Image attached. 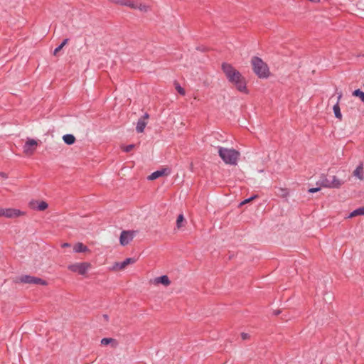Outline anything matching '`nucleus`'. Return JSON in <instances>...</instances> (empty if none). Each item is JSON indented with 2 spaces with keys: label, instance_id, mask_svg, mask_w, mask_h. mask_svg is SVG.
Returning a JSON list of instances; mask_svg holds the SVG:
<instances>
[{
  "label": "nucleus",
  "instance_id": "nucleus-1",
  "mask_svg": "<svg viewBox=\"0 0 364 364\" xmlns=\"http://www.w3.org/2000/svg\"><path fill=\"white\" fill-rule=\"evenodd\" d=\"M222 69L229 82L232 83L238 91L247 93L245 79L238 70L226 63H223Z\"/></svg>",
  "mask_w": 364,
  "mask_h": 364
},
{
  "label": "nucleus",
  "instance_id": "nucleus-2",
  "mask_svg": "<svg viewBox=\"0 0 364 364\" xmlns=\"http://www.w3.org/2000/svg\"><path fill=\"white\" fill-rule=\"evenodd\" d=\"M218 154L220 157L226 164L237 165L240 156L239 151L233 149L219 147Z\"/></svg>",
  "mask_w": 364,
  "mask_h": 364
},
{
  "label": "nucleus",
  "instance_id": "nucleus-3",
  "mask_svg": "<svg viewBox=\"0 0 364 364\" xmlns=\"http://www.w3.org/2000/svg\"><path fill=\"white\" fill-rule=\"evenodd\" d=\"M252 69L259 78H267L269 76L268 65L258 57H253L251 60Z\"/></svg>",
  "mask_w": 364,
  "mask_h": 364
},
{
  "label": "nucleus",
  "instance_id": "nucleus-4",
  "mask_svg": "<svg viewBox=\"0 0 364 364\" xmlns=\"http://www.w3.org/2000/svg\"><path fill=\"white\" fill-rule=\"evenodd\" d=\"M92 264L87 262H76L70 265V270L82 276H86Z\"/></svg>",
  "mask_w": 364,
  "mask_h": 364
},
{
  "label": "nucleus",
  "instance_id": "nucleus-5",
  "mask_svg": "<svg viewBox=\"0 0 364 364\" xmlns=\"http://www.w3.org/2000/svg\"><path fill=\"white\" fill-rule=\"evenodd\" d=\"M39 141L31 138H27L24 145L23 146V153L28 156H32L36 151Z\"/></svg>",
  "mask_w": 364,
  "mask_h": 364
},
{
  "label": "nucleus",
  "instance_id": "nucleus-6",
  "mask_svg": "<svg viewBox=\"0 0 364 364\" xmlns=\"http://www.w3.org/2000/svg\"><path fill=\"white\" fill-rule=\"evenodd\" d=\"M18 282L24 284H36V285H46L47 282L39 278L30 275H22L18 278Z\"/></svg>",
  "mask_w": 364,
  "mask_h": 364
},
{
  "label": "nucleus",
  "instance_id": "nucleus-7",
  "mask_svg": "<svg viewBox=\"0 0 364 364\" xmlns=\"http://www.w3.org/2000/svg\"><path fill=\"white\" fill-rule=\"evenodd\" d=\"M23 215V213L18 209L14 208H0V217L7 218H18Z\"/></svg>",
  "mask_w": 364,
  "mask_h": 364
},
{
  "label": "nucleus",
  "instance_id": "nucleus-8",
  "mask_svg": "<svg viewBox=\"0 0 364 364\" xmlns=\"http://www.w3.org/2000/svg\"><path fill=\"white\" fill-rule=\"evenodd\" d=\"M136 231L134 230H124L121 232L119 237L120 245L125 246L128 245L135 236Z\"/></svg>",
  "mask_w": 364,
  "mask_h": 364
},
{
  "label": "nucleus",
  "instance_id": "nucleus-9",
  "mask_svg": "<svg viewBox=\"0 0 364 364\" xmlns=\"http://www.w3.org/2000/svg\"><path fill=\"white\" fill-rule=\"evenodd\" d=\"M149 283L154 286L162 284L164 287H168L171 284V281L167 275H163L161 277H155L149 280Z\"/></svg>",
  "mask_w": 364,
  "mask_h": 364
},
{
  "label": "nucleus",
  "instance_id": "nucleus-10",
  "mask_svg": "<svg viewBox=\"0 0 364 364\" xmlns=\"http://www.w3.org/2000/svg\"><path fill=\"white\" fill-rule=\"evenodd\" d=\"M149 118V114L145 113L141 118L139 119L136 127V130L138 133H142L144 132L147 124V120Z\"/></svg>",
  "mask_w": 364,
  "mask_h": 364
},
{
  "label": "nucleus",
  "instance_id": "nucleus-11",
  "mask_svg": "<svg viewBox=\"0 0 364 364\" xmlns=\"http://www.w3.org/2000/svg\"><path fill=\"white\" fill-rule=\"evenodd\" d=\"M134 262L135 259L134 258H127L122 262H115L112 268V270L124 269L128 264H133Z\"/></svg>",
  "mask_w": 364,
  "mask_h": 364
},
{
  "label": "nucleus",
  "instance_id": "nucleus-12",
  "mask_svg": "<svg viewBox=\"0 0 364 364\" xmlns=\"http://www.w3.org/2000/svg\"><path fill=\"white\" fill-rule=\"evenodd\" d=\"M73 251L75 253H90V250L82 242H76L73 245Z\"/></svg>",
  "mask_w": 364,
  "mask_h": 364
},
{
  "label": "nucleus",
  "instance_id": "nucleus-13",
  "mask_svg": "<svg viewBox=\"0 0 364 364\" xmlns=\"http://www.w3.org/2000/svg\"><path fill=\"white\" fill-rule=\"evenodd\" d=\"M353 176L360 181H364V166L363 162H360L353 172Z\"/></svg>",
  "mask_w": 364,
  "mask_h": 364
},
{
  "label": "nucleus",
  "instance_id": "nucleus-14",
  "mask_svg": "<svg viewBox=\"0 0 364 364\" xmlns=\"http://www.w3.org/2000/svg\"><path fill=\"white\" fill-rule=\"evenodd\" d=\"M110 1L118 5L128 6L134 9H136L137 7V4L132 0H110Z\"/></svg>",
  "mask_w": 364,
  "mask_h": 364
},
{
  "label": "nucleus",
  "instance_id": "nucleus-15",
  "mask_svg": "<svg viewBox=\"0 0 364 364\" xmlns=\"http://www.w3.org/2000/svg\"><path fill=\"white\" fill-rule=\"evenodd\" d=\"M342 97V93H339L337 99L336 103L333 105V110L335 114V117L339 120L342 119V114L341 112V109L339 107V102Z\"/></svg>",
  "mask_w": 364,
  "mask_h": 364
},
{
  "label": "nucleus",
  "instance_id": "nucleus-16",
  "mask_svg": "<svg viewBox=\"0 0 364 364\" xmlns=\"http://www.w3.org/2000/svg\"><path fill=\"white\" fill-rule=\"evenodd\" d=\"M31 206L33 209H35V210H39V211H43V210H45L48 205L46 202L45 201H33V202H31Z\"/></svg>",
  "mask_w": 364,
  "mask_h": 364
},
{
  "label": "nucleus",
  "instance_id": "nucleus-17",
  "mask_svg": "<svg viewBox=\"0 0 364 364\" xmlns=\"http://www.w3.org/2000/svg\"><path fill=\"white\" fill-rule=\"evenodd\" d=\"M317 184L320 185L322 187L332 188L331 182H330V178H328L326 176L322 175L317 182Z\"/></svg>",
  "mask_w": 364,
  "mask_h": 364
},
{
  "label": "nucleus",
  "instance_id": "nucleus-18",
  "mask_svg": "<svg viewBox=\"0 0 364 364\" xmlns=\"http://www.w3.org/2000/svg\"><path fill=\"white\" fill-rule=\"evenodd\" d=\"M330 182H331L332 188H338L343 184V181L336 176L331 177Z\"/></svg>",
  "mask_w": 364,
  "mask_h": 364
},
{
  "label": "nucleus",
  "instance_id": "nucleus-19",
  "mask_svg": "<svg viewBox=\"0 0 364 364\" xmlns=\"http://www.w3.org/2000/svg\"><path fill=\"white\" fill-rule=\"evenodd\" d=\"M166 169L159 170L153 172L150 176H148L149 180H155L162 176L166 175Z\"/></svg>",
  "mask_w": 364,
  "mask_h": 364
},
{
  "label": "nucleus",
  "instance_id": "nucleus-20",
  "mask_svg": "<svg viewBox=\"0 0 364 364\" xmlns=\"http://www.w3.org/2000/svg\"><path fill=\"white\" fill-rule=\"evenodd\" d=\"M101 344L104 346L112 344V347L115 348L117 346L118 343L112 338H104L101 340Z\"/></svg>",
  "mask_w": 364,
  "mask_h": 364
},
{
  "label": "nucleus",
  "instance_id": "nucleus-21",
  "mask_svg": "<svg viewBox=\"0 0 364 364\" xmlns=\"http://www.w3.org/2000/svg\"><path fill=\"white\" fill-rule=\"evenodd\" d=\"M358 215H364V206L360 207L350 213L347 218H351Z\"/></svg>",
  "mask_w": 364,
  "mask_h": 364
},
{
  "label": "nucleus",
  "instance_id": "nucleus-22",
  "mask_svg": "<svg viewBox=\"0 0 364 364\" xmlns=\"http://www.w3.org/2000/svg\"><path fill=\"white\" fill-rule=\"evenodd\" d=\"M68 42V38H65L62 43L57 47L53 51L54 55H58L60 50L67 44Z\"/></svg>",
  "mask_w": 364,
  "mask_h": 364
},
{
  "label": "nucleus",
  "instance_id": "nucleus-23",
  "mask_svg": "<svg viewBox=\"0 0 364 364\" xmlns=\"http://www.w3.org/2000/svg\"><path fill=\"white\" fill-rule=\"evenodd\" d=\"M185 222V218L183 214H180L176 220V228L180 229L183 226V223Z\"/></svg>",
  "mask_w": 364,
  "mask_h": 364
},
{
  "label": "nucleus",
  "instance_id": "nucleus-24",
  "mask_svg": "<svg viewBox=\"0 0 364 364\" xmlns=\"http://www.w3.org/2000/svg\"><path fill=\"white\" fill-rule=\"evenodd\" d=\"M136 9L142 12H147L151 9L149 6L142 4H140L139 5L137 4Z\"/></svg>",
  "mask_w": 364,
  "mask_h": 364
},
{
  "label": "nucleus",
  "instance_id": "nucleus-25",
  "mask_svg": "<svg viewBox=\"0 0 364 364\" xmlns=\"http://www.w3.org/2000/svg\"><path fill=\"white\" fill-rule=\"evenodd\" d=\"M176 90L181 95L186 94L185 90L178 83H176Z\"/></svg>",
  "mask_w": 364,
  "mask_h": 364
},
{
  "label": "nucleus",
  "instance_id": "nucleus-26",
  "mask_svg": "<svg viewBox=\"0 0 364 364\" xmlns=\"http://www.w3.org/2000/svg\"><path fill=\"white\" fill-rule=\"evenodd\" d=\"M134 144H129L128 146H124L122 149H123L124 151L129 152L134 149Z\"/></svg>",
  "mask_w": 364,
  "mask_h": 364
},
{
  "label": "nucleus",
  "instance_id": "nucleus-27",
  "mask_svg": "<svg viewBox=\"0 0 364 364\" xmlns=\"http://www.w3.org/2000/svg\"><path fill=\"white\" fill-rule=\"evenodd\" d=\"M257 197V196H252L248 199H246L244 201H242L240 205H244V204H246L247 203H249L250 201H251L252 200H253L254 198H255Z\"/></svg>",
  "mask_w": 364,
  "mask_h": 364
},
{
  "label": "nucleus",
  "instance_id": "nucleus-28",
  "mask_svg": "<svg viewBox=\"0 0 364 364\" xmlns=\"http://www.w3.org/2000/svg\"><path fill=\"white\" fill-rule=\"evenodd\" d=\"M241 337H242V340H246V339H248L250 338V336H249L248 333H241Z\"/></svg>",
  "mask_w": 364,
  "mask_h": 364
},
{
  "label": "nucleus",
  "instance_id": "nucleus-29",
  "mask_svg": "<svg viewBox=\"0 0 364 364\" xmlns=\"http://www.w3.org/2000/svg\"><path fill=\"white\" fill-rule=\"evenodd\" d=\"M320 190V188H311L309 189V193H316L318 192Z\"/></svg>",
  "mask_w": 364,
  "mask_h": 364
},
{
  "label": "nucleus",
  "instance_id": "nucleus-30",
  "mask_svg": "<svg viewBox=\"0 0 364 364\" xmlns=\"http://www.w3.org/2000/svg\"><path fill=\"white\" fill-rule=\"evenodd\" d=\"M63 139L64 142H65L66 144H68V134H65V135L63 136Z\"/></svg>",
  "mask_w": 364,
  "mask_h": 364
},
{
  "label": "nucleus",
  "instance_id": "nucleus-31",
  "mask_svg": "<svg viewBox=\"0 0 364 364\" xmlns=\"http://www.w3.org/2000/svg\"><path fill=\"white\" fill-rule=\"evenodd\" d=\"M75 141V138L73 135L70 134V145L73 144Z\"/></svg>",
  "mask_w": 364,
  "mask_h": 364
},
{
  "label": "nucleus",
  "instance_id": "nucleus-32",
  "mask_svg": "<svg viewBox=\"0 0 364 364\" xmlns=\"http://www.w3.org/2000/svg\"><path fill=\"white\" fill-rule=\"evenodd\" d=\"M0 176L4 178H8V175L4 173V172H0Z\"/></svg>",
  "mask_w": 364,
  "mask_h": 364
},
{
  "label": "nucleus",
  "instance_id": "nucleus-33",
  "mask_svg": "<svg viewBox=\"0 0 364 364\" xmlns=\"http://www.w3.org/2000/svg\"><path fill=\"white\" fill-rule=\"evenodd\" d=\"M282 191L284 192V196H287L288 195V191L287 190H282Z\"/></svg>",
  "mask_w": 364,
  "mask_h": 364
},
{
  "label": "nucleus",
  "instance_id": "nucleus-34",
  "mask_svg": "<svg viewBox=\"0 0 364 364\" xmlns=\"http://www.w3.org/2000/svg\"><path fill=\"white\" fill-rule=\"evenodd\" d=\"M63 247H68V243L65 242L62 245Z\"/></svg>",
  "mask_w": 364,
  "mask_h": 364
},
{
  "label": "nucleus",
  "instance_id": "nucleus-35",
  "mask_svg": "<svg viewBox=\"0 0 364 364\" xmlns=\"http://www.w3.org/2000/svg\"><path fill=\"white\" fill-rule=\"evenodd\" d=\"M104 317H105V319L107 320V318H108V316L107 315H104Z\"/></svg>",
  "mask_w": 364,
  "mask_h": 364
}]
</instances>
